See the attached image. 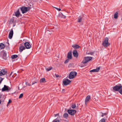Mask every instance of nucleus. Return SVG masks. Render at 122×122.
I'll use <instances>...</instances> for the list:
<instances>
[{
  "instance_id": "423d86ee",
  "label": "nucleus",
  "mask_w": 122,
  "mask_h": 122,
  "mask_svg": "<svg viewBox=\"0 0 122 122\" xmlns=\"http://www.w3.org/2000/svg\"><path fill=\"white\" fill-rule=\"evenodd\" d=\"M92 59L91 57H84V59L82 61L81 63L85 64L91 61Z\"/></svg>"
},
{
  "instance_id": "dca6fc26",
  "label": "nucleus",
  "mask_w": 122,
  "mask_h": 122,
  "mask_svg": "<svg viewBox=\"0 0 122 122\" xmlns=\"http://www.w3.org/2000/svg\"><path fill=\"white\" fill-rule=\"evenodd\" d=\"M67 57L68 59H71L72 57V54L71 51H69L68 52Z\"/></svg>"
},
{
  "instance_id": "6e6552de",
  "label": "nucleus",
  "mask_w": 122,
  "mask_h": 122,
  "mask_svg": "<svg viewBox=\"0 0 122 122\" xmlns=\"http://www.w3.org/2000/svg\"><path fill=\"white\" fill-rule=\"evenodd\" d=\"M30 42H25L24 43V45L25 49H29L31 47V45L30 43Z\"/></svg>"
},
{
  "instance_id": "09e8293b",
  "label": "nucleus",
  "mask_w": 122,
  "mask_h": 122,
  "mask_svg": "<svg viewBox=\"0 0 122 122\" xmlns=\"http://www.w3.org/2000/svg\"><path fill=\"white\" fill-rule=\"evenodd\" d=\"M64 90H65V89H62V91H64Z\"/></svg>"
},
{
  "instance_id": "9d476101",
  "label": "nucleus",
  "mask_w": 122,
  "mask_h": 122,
  "mask_svg": "<svg viewBox=\"0 0 122 122\" xmlns=\"http://www.w3.org/2000/svg\"><path fill=\"white\" fill-rule=\"evenodd\" d=\"M71 81L67 79H65L63 81V84L65 86H66L69 84L71 82Z\"/></svg>"
},
{
  "instance_id": "37998d69",
  "label": "nucleus",
  "mask_w": 122,
  "mask_h": 122,
  "mask_svg": "<svg viewBox=\"0 0 122 122\" xmlns=\"http://www.w3.org/2000/svg\"><path fill=\"white\" fill-rule=\"evenodd\" d=\"M2 94H0V98H1L2 97Z\"/></svg>"
},
{
  "instance_id": "2eb2a0df",
  "label": "nucleus",
  "mask_w": 122,
  "mask_h": 122,
  "mask_svg": "<svg viewBox=\"0 0 122 122\" xmlns=\"http://www.w3.org/2000/svg\"><path fill=\"white\" fill-rule=\"evenodd\" d=\"M100 69V67H98L96 69H94L92 70H91L90 71V72H98Z\"/></svg>"
},
{
  "instance_id": "58836bf2",
  "label": "nucleus",
  "mask_w": 122,
  "mask_h": 122,
  "mask_svg": "<svg viewBox=\"0 0 122 122\" xmlns=\"http://www.w3.org/2000/svg\"><path fill=\"white\" fill-rule=\"evenodd\" d=\"M102 114H103L104 116L106 115L107 114V113H102Z\"/></svg>"
},
{
  "instance_id": "a18cd8bd",
  "label": "nucleus",
  "mask_w": 122,
  "mask_h": 122,
  "mask_svg": "<svg viewBox=\"0 0 122 122\" xmlns=\"http://www.w3.org/2000/svg\"><path fill=\"white\" fill-rule=\"evenodd\" d=\"M104 116V115L103 114H102V115L101 116V117H103Z\"/></svg>"
},
{
  "instance_id": "c03bdc74",
  "label": "nucleus",
  "mask_w": 122,
  "mask_h": 122,
  "mask_svg": "<svg viewBox=\"0 0 122 122\" xmlns=\"http://www.w3.org/2000/svg\"><path fill=\"white\" fill-rule=\"evenodd\" d=\"M13 73V72H11V73L10 74V76L11 75L12 73Z\"/></svg>"
},
{
  "instance_id": "cd10ccee",
  "label": "nucleus",
  "mask_w": 122,
  "mask_h": 122,
  "mask_svg": "<svg viewBox=\"0 0 122 122\" xmlns=\"http://www.w3.org/2000/svg\"><path fill=\"white\" fill-rule=\"evenodd\" d=\"M59 16L63 18H65L66 17V16L64 15L62 13H61V14H60Z\"/></svg>"
},
{
  "instance_id": "7ed1b4c3",
  "label": "nucleus",
  "mask_w": 122,
  "mask_h": 122,
  "mask_svg": "<svg viewBox=\"0 0 122 122\" xmlns=\"http://www.w3.org/2000/svg\"><path fill=\"white\" fill-rule=\"evenodd\" d=\"M31 8L30 7H26L25 6H23L20 8L21 11H22V13L24 14L28 11Z\"/></svg>"
},
{
  "instance_id": "c85d7f7f",
  "label": "nucleus",
  "mask_w": 122,
  "mask_h": 122,
  "mask_svg": "<svg viewBox=\"0 0 122 122\" xmlns=\"http://www.w3.org/2000/svg\"><path fill=\"white\" fill-rule=\"evenodd\" d=\"M68 114L67 113H65L63 115V117H64L66 118L68 116Z\"/></svg>"
},
{
  "instance_id": "f8f14e48",
  "label": "nucleus",
  "mask_w": 122,
  "mask_h": 122,
  "mask_svg": "<svg viewBox=\"0 0 122 122\" xmlns=\"http://www.w3.org/2000/svg\"><path fill=\"white\" fill-rule=\"evenodd\" d=\"M73 54L74 56L76 58L78 57V53L76 50H73Z\"/></svg>"
},
{
  "instance_id": "e433bc0d",
  "label": "nucleus",
  "mask_w": 122,
  "mask_h": 122,
  "mask_svg": "<svg viewBox=\"0 0 122 122\" xmlns=\"http://www.w3.org/2000/svg\"><path fill=\"white\" fill-rule=\"evenodd\" d=\"M54 116H55V117H57V116H59V113H57L56 114H55L54 115Z\"/></svg>"
},
{
  "instance_id": "1a4fd4ad",
  "label": "nucleus",
  "mask_w": 122,
  "mask_h": 122,
  "mask_svg": "<svg viewBox=\"0 0 122 122\" xmlns=\"http://www.w3.org/2000/svg\"><path fill=\"white\" fill-rule=\"evenodd\" d=\"M68 113L71 115H74L76 113V111L74 110H68L67 111Z\"/></svg>"
},
{
  "instance_id": "39448f33",
  "label": "nucleus",
  "mask_w": 122,
  "mask_h": 122,
  "mask_svg": "<svg viewBox=\"0 0 122 122\" xmlns=\"http://www.w3.org/2000/svg\"><path fill=\"white\" fill-rule=\"evenodd\" d=\"M108 38L106 37L102 43L103 45L105 47H107L110 45V44L108 42Z\"/></svg>"
},
{
  "instance_id": "f257e3e1",
  "label": "nucleus",
  "mask_w": 122,
  "mask_h": 122,
  "mask_svg": "<svg viewBox=\"0 0 122 122\" xmlns=\"http://www.w3.org/2000/svg\"><path fill=\"white\" fill-rule=\"evenodd\" d=\"M113 90L115 91H118L122 94V86L121 84L120 85H116L113 87Z\"/></svg>"
},
{
  "instance_id": "473e14b6",
  "label": "nucleus",
  "mask_w": 122,
  "mask_h": 122,
  "mask_svg": "<svg viewBox=\"0 0 122 122\" xmlns=\"http://www.w3.org/2000/svg\"><path fill=\"white\" fill-rule=\"evenodd\" d=\"M101 122H105V119L104 118H102L100 121Z\"/></svg>"
},
{
  "instance_id": "79ce46f5",
  "label": "nucleus",
  "mask_w": 122,
  "mask_h": 122,
  "mask_svg": "<svg viewBox=\"0 0 122 122\" xmlns=\"http://www.w3.org/2000/svg\"><path fill=\"white\" fill-rule=\"evenodd\" d=\"M27 85L28 86H30L31 85L29 83H28L27 84Z\"/></svg>"
},
{
  "instance_id": "72a5a7b5",
  "label": "nucleus",
  "mask_w": 122,
  "mask_h": 122,
  "mask_svg": "<svg viewBox=\"0 0 122 122\" xmlns=\"http://www.w3.org/2000/svg\"><path fill=\"white\" fill-rule=\"evenodd\" d=\"M37 83V81H33L32 83V85H33V84H34L35 83Z\"/></svg>"
},
{
  "instance_id": "4be33fe9",
  "label": "nucleus",
  "mask_w": 122,
  "mask_h": 122,
  "mask_svg": "<svg viewBox=\"0 0 122 122\" xmlns=\"http://www.w3.org/2000/svg\"><path fill=\"white\" fill-rule=\"evenodd\" d=\"M5 47V46L3 43H1L0 44V49H1L4 48Z\"/></svg>"
},
{
  "instance_id": "5701e85b",
  "label": "nucleus",
  "mask_w": 122,
  "mask_h": 122,
  "mask_svg": "<svg viewBox=\"0 0 122 122\" xmlns=\"http://www.w3.org/2000/svg\"><path fill=\"white\" fill-rule=\"evenodd\" d=\"M82 20V18L81 16H79L78 18L77 22H81Z\"/></svg>"
},
{
  "instance_id": "b1692460",
  "label": "nucleus",
  "mask_w": 122,
  "mask_h": 122,
  "mask_svg": "<svg viewBox=\"0 0 122 122\" xmlns=\"http://www.w3.org/2000/svg\"><path fill=\"white\" fill-rule=\"evenodd\" d=\"M118 11H117L114 14V18L115 19H117V18Z\"/></svg>"
},
{
  "instance_id": "8fccbe9b",
  "label": "nucleus",
  "mask_w": 122,
  "mask_h": 122,
  "mask_svg": "<svg viewBox=\"0 0 122 122\" xmlns=\"http://www.w3.org/2000/svg\"><path fill=\"white\" fill-rule=\"evenodd\" d=\"M83 66H81V67H83Z\"/></svg>"
},
{
  "instance_id": "20e7f679",
  "label": "nucleus",
  "mask_w": 122,
  "mask_h": 122,
  "mask_svg": "<svg viewBox=\"0 0 122 122\" xmlns=\"http://www.w3.org/2000/svg\"><path fill=\"white\" fill-rule=\"evenodd\" d=\"M77 74V73L75 71H71L69 75V78L70 79H72L75 77Z\"/></svg>"
},
{
  "instance_id": "6ab92c4d",
  "label": "nucleus",
  "mask_w": 122,
  "mask_h": 122,
  "mask_svg": "<svg viewBox=\"0 0 122 122\" xmlns=\"http://www.w3.org/2000/svg\"><path fill=\"white\" fill-rule=\"evenodd\" d=\"M15 15L17 17H19L20 15V12L19 10H18L17 11L15 12Z\"/></svg>"
},
{
  "instance_id": "f704fd0d",
  "label": "nucleus",
  "mask_w": 122,
  "mask_h": 122,
  "mask_svg": "<svg viewBox=\"0 0 122 122\" xmlns=\"http://www.w3.org/2000/svg\"><path fill=\"white\" fill-rule=\"evenodd\" d=\"M55 8L59 11H60L61 10V9L60 8H59L57 7H55Z\"/></svg>"
},
{
  "instance_id": "c756f323",
  "label": "nucleus",
  "mask_w": 122,
  "mask_h": 122,
  "mask_svg": "<svg viewBox=\"0 0 122 122\" xmlns=\"http://www.w3.org/2000/svg\"><path fill=\"white\" fill-rule=\"evenodd\" d=\"M71 107L73 109L75 108L76 107V104H72Z\"/></svg>"
},
{
  "instance_id": "a211bd4d",
  "label": "nucleus",
  "mask_w": 122,
  "mask_h": 122,
  "mask_svg": "<svg viewBox=\"0 0 122 122\" xmlns=\"http://www.w3.org/2000/svg\"><path fill=\"white\" fill-rule=\"evenodd\" d=\"M72 46L75 49H79L80 47L79 45L76 44H73Z\"/></svg>"
},
{
  "instance_id": "de8ad7c7",
  "label": "nucleus",
  "mask_w": 122,
  "mask_h": 122,
  "mask_svg": "<svg viewBox=\"0 0 122 122\" xmlns=\"http://www.w3.org/2000/svg\"><path fill=\"white\" fill-rule=\"evenodd\" d=\"M1 100H0V104H1Z\"/></svg>"
},
{
  "instance_id": "bb28decb",
  "label": "nucleus",
  "mask_w": 122,
  "mask_h": 122,
  "mask_svg": "<svg viewBox=\"0 0 122 122\" xmlns=\"http://www.w3.org/2000/svg\"><path fill=\"white\" fill-rule=\"evenodd\" d=\"M18 57V56L16 55H13L11 56V58L12 59H15Z\"/></svg>"
},
{
  "instance_id": "3c124183",
  "label": "nucleus",
  "mask_w": 122,
  "mask_h": 122,
  "mask_svg": "<svg viewBox=\"0 0 122 122\" xmlns=\"http://www.w3.org/2000/svg\"><path fill=\"white\" fill-rule=\"evenodd\" d=\"M8 44H9V42H8Z\"/></svg>"
},
{
  "instance_id": "49530a36",
  "label": "nucleus",
  "mask_w": 122,
  "mask_h": 122,
  "mask_svg": "<svg viewBox=\"0 0 122 122\" xmlns=\"http://www.w3.org/2000/svg\"><path fill=\"white\" fill-rule=\"evenodd\" d=\"M28 83H27V82H25V84L27 85V84Z\"/></svg>"
},
{
  "instance_id": "aec40b11",
  "label": "nucleus",
  "mask_w": 122,
  "mask_h": 122,
  "mask_svg": "<svg viewBox=\"0 0 122 122\" xmlns=\"http://www.w3.org/2000/svg\"><path fill=\"white\" fill-rule=\"evenodd\" d=\"M60 116H58L57 118L54 120L52 122H59V119H60Z\"/></svg>"
},
{
  "instance_id": "9b49d317",
  "label": "nucleus",
  "mask_w": 122,
  "mask_h": 122,
  "mask_svg": "<svg viewBox=\"0 0 122 122\" xmlns=\"http://www.w3.org/2000/svg\"><path fill=\"white\" fill-rule=\"evenodd\" d=\"M7 73V71H5L4 69H2L0 71V76H1L6 74Z\"/></svg>"
},
{
  "instance_id": "412c9836",
  "label": "nucleus",
  "mask_w": 122,
  "mask_h": 122,
  "mask_svg": "<svg viewBox=\"0 0 122 122\" xmlns=\"http://www.w3.org/2000/svg\"><path fill=\"white\" fill-rule=\"evenodd\" d=\"M14 22V19L13 18H12L10 19L9 21V24H11Z\"/></svg>"
},
{
  "instance_id": "c9c22d12",
  "label": "nucleus",
  "mask_w": 122,
  "mask_h": 122,
  "mask_svg": "<svg viewBox=\"0 0 122 122\" xmlns=\"http://www.w3.org/2000/svg\"><path fill=\"white\" fill-rule=\"evenodd\" d=\"M11 102H12V101H11V100H10V99H9V100L8 102V103L7 104V105L8 104L11 103Z\"/></svg>"
},
{
  "instance_id": "a19ab883",
  "label": "nucleus",
  "mask_w": 122,
  "mask_h": 122,
  "mask_svg": "<svg viewBox=\"0 0 122 122\" xmlns=\"http://www.w3.org/2000/svg\"><path fill=\"white\" fill-rule=\"evenodd\" d=\"M93 52H90V53H88V54H90L91 55H93Z\"/></svg>"
},
{
  "instance_id": "f3484780",
  "label": "nucleus",
  "mask_w": 122,
  "mask_h": 122,
  "mask_svg": "<svg viewBox=\"0 0 122 122\" xmlns=\"http://www.w3.org/2000/svg\"><path fill=\"white\" fill-rule=\"evenodd\" d=\"M91 97L90 96L88 95L87 96L85 99V104L86 105L87 102L89 101Z\"/></svg>"
},
{
  "instance_id": "393cba45",
  "label": "nucleus",
  "mask_w": 122,
  "mask_h": 122,
  "mask_svg": "<svg viewBox=\"0 0 122 122\" xmlns=\"http://www.w3.org/2000/svg\"><path fill=\"white\" fill-rule=\"evenodd\" d=\"M52 68V67L51 66H50L47 68H45L46 70L47 71H49L51 70Z\"/></svg>"
},
{
  "instance_id": "0eeeda50",
  "label": "nucleus",
  "mask_w": 122,
  "mask_h": 122,
  "mask_svg": "<svg viewBox=\"0 0 122 122\" xmlns=\"http://www.w3.org/2000/svg\"><path fill=\"white\" fill-rule=\"evenodd\" d=\"M10 89V88L9 86L4 85V87L2 89V91L4 92L5 91H9Z\"/></svg>"
},
{
  "instance_id": "a878e982",
  "label": "nucleus",
  "mask_w": 122,
  "mask_h": 122,
  "mask_svg": "<svg viewBox=\"0 0 122 122\" xmlns=\"http://www.w3.org/2000/svg\"><path fill=\"white\" fill-rule=\"evenodd\" d=\"M46 82V79L45 78H42L40 80V82L41 83L45 82Z\"/></svg>"
},
{
  "instance_id": "4468645a",
  "label": "nucleus",
  "mask_w": 122,
  "mask_h": 122,
  "mask_svg": "<svg viewBox=\"0 0 122 122\" xmlns=\"http://www.w3.org/2000/svg\"><path fill=\"white\" fill-rule=\"evenodd\" d=\"M25 49V47L22 45L20 44L19 48V51L20 52H22Z\"/></svg>"
},
{
  "instance_id": "864d4df0",
  "label": "nucleus",
  "mask_w": 122,
  "mask_h": 122,
  "mask_svg": "<svg viewBox=\"0 0 122 122\" xmlns=\"http://www.w3.org/2000/svg\"><path fill=\"white\" fill-rule=\"evenodd\" d=\"M1 83V82H0V84Z\"/></svg>"
},
{
  "instance_id": "7c9ffc66",
  "label": "nucleus",
  "mask_w": 122,
  "mask_h": 122,
  "mask_svg": "<svg viewBox=\"0 0 122 122\" xmlns=\"http://www.w3.org/2000/svg\"><path fill=\"white\" fill-rule=\"evenodd\" d=\"M70 59H66L65 61L64 62V63L65 64H66L69 61V60H70Z\"/></svg>"
},
{
  "instance_id": "f03ea898",
  "label": "nucleus",
  "mask_w": 122,
  "mask_h": 122,
  "mask_svg": "<svg viewBox=\"0 0 122 122\" xmlns=\"http://www.w3.org/2000/svg\"><path fill=\"white\" fill-rule=\"evenodd\" d=\"M7 53L5 50L2 51L0 52V56L3 59L5 60H6L7 58Z\"/></svg>"
},
{
  "instance_id": "ddd939ff",
  "label": "nucleus",
  "mask_w": 122,
  "mask_h": 122,
  "mask_svg": "<svg viewBox=\"0 0 122 122\" xmlns=\"http://www.w3.org/2000/svg\"><path fill=\"white\" fill-rule=\"evenodd\" d=\"M13 31L12 29L9 33V38L10 39H11L13 36Z\"/></svg>"
},
{
  "instance_id": "2f4dec72",
  "label": "nucleus",
  "mask_w": 122,
  "mask_h": 122,
  "mask_svg": "<svg viewBox=\"0 0 122 122\" xmlns=\"http://www.w3.org/2000/svg\"><path fill=\"white\" fill-rule=\"evenodd\" d=\"M23 96V94L22 93L21 94H20V95L19 96V98H22Z\"/></svg>"
},
{
  "instance_id": "4c0bfd02",
  "label": "nucleus",
  "mask_w": 122,
  "mask_h": 122,
  "mask_svg": "<svg viewBox=\"0 0 122 122\" xmlns=\"http://www.w3.org/2000/svg\"><path fill=\"white\" fill-rule=\"evenodd\" d=\"M55 75L56 77H58L59 76V75L56 74H55Z\"/></svg>"
},
{
  "instance_id": "ea45409f",
  "label": "nucleus",
  "mask_w": 122,
  "mask_h": 122,
  "mask_svg": "<svg viewBox=\"0 0 122 122\" xmlns=\"http://www.w3.org/2000/svg\"><path fill=\"white\" fill-rule=\"evenodd\" d=\"M4 79V78H1V81L0 80V82H1H1Z\"/></svg>"
},
{
  "instance_id": "603ef678",
  "label": "nucleus",
  "mask_w": 122,
  "mask_h": 122,
  "mask_svg": "<svg viewBox=\"0 0 122 122\" xmlns=\"http://www.w3.org/2000/svg\"><path fill=\"white\" fill-rule=\"evenodd\" d=\"M24 40H24L23 41H24Z\"/></svg>"
}]
</instances>
